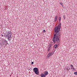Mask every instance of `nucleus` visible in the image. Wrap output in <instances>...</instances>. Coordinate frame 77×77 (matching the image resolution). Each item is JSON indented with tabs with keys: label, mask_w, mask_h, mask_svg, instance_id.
Masks as SVG:
<instances>
[{
	"label": "nucleus",
	"mask_w": 77,
	"mask_h": 77,
	"mask_svg": "<svg viewBox=\"0 0 77 77\" xmlns=\"http://www.w3.org/2000/svg\"><path fill=\"white\" fill-rule=\"evenodd\" d=\"M46 32V31H45V30H43V32L44 33H45V32Z\"/></svg>",
	"instance_id": "18"
},
{
	"label": "nucleus",
	"mask_w": 77,
	"mask_h": 77,
	"mask_svg": "<svg viewBox=\"0 0 77 77\" xmlns=\"http://www.w3.org/2000/svg\"><path fill=\"white\" fill-rule=\"evenodd\" d=\"M59 20L60 21L61 20V17H60L59 18Z\"/></svg>",
	"instance_id": "17"
},
{
	"label": "nucleus",
	"mask_w": 77,
	"mask_h": 77,
	"mask_svg": "<svg viewBox=\"0 0 77 77\" xmlns=\"http://www.w3.org/2000/svg\"><path fill=\"white\" fill-rule=\"evenodd\" d=\"M71 69H74V70L75 69V68H74L73 65H71Z\"/></svg>",
	"instance_id": "9"
},
{
	"label": "nucleus",
	"mask_w": 77,
	"mask_h": 77,
	"mask_svg": "<svg viewBox=\"0 0 77 77\" xmlns=\"http://www.w3.org/2000/svg\"><path fill=\"white\" fill-rule=\"evenodd\" d=\"M44 74L45 75H47L48 74V72L47 71H45L44 72Z\"/></svg>",
	"instance_id": "6"
},
{
	"label": "nucleus",
	"mask_w": 77,
	"mask_h": 77,
	"mask_svg": "<svg viewBox=\"0 0 77 77\" xmlns=\"http://www.w3.org/2000/svg\"><path fill=\"white\" fill-rule=\"evenodd\" d=\"M48 51H50V48H49L48 50Z\"/></svg>",
	"instance_id": "16"
},
{
	"label": "nucleus",
	"mask_w": 77,
	"mask_h": 77,
	"mask_svg": "<svg viewBox=\"0 0 77 77\" xmlns=\"http://www.w3.org/2000/svg\"><path fill=\"white\" fill-rule=\"evenodd\" d=\"M33 63H34V62H32V64H33Z\"/></svg>",
	"instance_id": "20"
},
{
	"label": "nucleus",
	"mask_w": 77,
	"mask_h": 77,
	"mask_svg": "<svg viewBox=\"0 0 77 77\" xmlns=\"http://www.w3.org/2000/svg\"><path fill=\"white\" fill-rule=\"evenodd\" d=\"M60 34H54V36L53 38V41L54 43H59V37L60 36Z\"/></svg>",
	"instance_id": "1"
},
{
	"label": "nucleus",
	"mask_w": 77,
	"mask_h": 77,
	"mask_svg": "<svg viewBox=\"0 0 77 77\" xmlns=\"http://www.w3.org/2000/svg\"><path fill=\"white\" fill-rule=\"evenodd\" d=\"M60 5H62V6H63V3H62V2H60L59 3Z\"/></svg>",
	"instance_id": "14"
},
{
	"label": "nucleus",
	"mask_w": 77,
	"mask_h": 77,
	"mask_svg": "<svg viewBox=\"0 0 77 77\" xmlns=\"http://www.w3.org/2000/svg\"><path fill=\"white\" fill-rule=\"evenodd\" d=\"M5 41H6V40H4V41H2L1 43V46H2V44H3V45H4L5 42Z\"/></svg>",
	"instance_id": "7"
},
{
	"label": "nucleus",
	"mask_w": 77,
	"mask_h": 77,
	"mask_svg": "<svg viewBox=\"0 0 77 77\" xmlns=\"http://www.w3.org/2000/svg\"><path fill=\"white\" fill-rule=\"evenodd\" d=\"M53 54L52 53V52H50L48 55V57H50L51 56H52Z\"/></svg>",
	"instance_id": "4"
},
{
	"label": "nucleus",
	"mask_w": 77,
	"mask_h": 77,
	"mask_svg": "<svg viewBox=\"0 0 77 77\" xmlns=\"http://www.w3.org/2000/svg\"><path fill=\"white\" fill-rule=\"evenodd\" d=\"M2 36H3V35H2Z\"/></svg>",
	"instance_id": "21"
},
{
	"label": "nucleus",
	"mask_w": 77,
	"mask_h": 77,
	"mask_svg": "<svg viewBox=\"0 0 77 77\" xmlns=\"http://www.w3.org/2000/svg\"><path fill=\"white\" fill-rule=\"evenodd\" d=\"M57 20V16L56 15L55 17V18H54V21L55 22H56Z\"/></svg>",
	"instance_id": "5"
},
{
	"label": "nucleus",
	"mask_w": 77,
	"mask_h": 77,
	"mask_svg": "<svg viewBox=\"0 0 77 77\" xmlns=\"http://www.w3.org/2000/svg\"><path fill=\"white\" fill-rule=\"evenodd\" d=\"M57 46H58V45L56 44L54 46V47L55 48H57Z\"/></svg>",
	"instance_id": "12"
},
{
	"label": "nucleus",
	"mask_w": 77,
	"mask_h": 77,
	"mask_svg": "<svg viewBox=\"0 0 77 77\" xmlns=\"http://www.w3.org/2000/svg\"><path fill=\"white\" fill-rule=\"evenodd\" d=\"M7 36H8V38H10L11 37V34H7Z\"/></svg>",
	"instance_id": "11"
},
{
	"label": "nucleus",
	"mask_w": 77,
	"mask_h": 77,
	"mask_svg": "<svg viewBox=\"0 0 77 77\" xmlns=\"http://www.w3.org/2000/svg\"><path fill=\"white\" fill-rule=\"evenodd\" d=\"M63 18H64V20H65L66 17H65V16H63Z\"/></svg>",
	"instance_id": "15"
},
{
	"label": "nucleus",
	"mask_w": 77,
	"mask_h": 77,
	"mask_svg": "<svg viewBox=\"0 0 77 77\" xmlns=\"http://www.w3.org/2000/svg\"><path fill=\"white\" fill-rule=\"evenodd\" d=\"M41 76L42 77H45V76L44 73H42L41 75Z\"/></svg>",
	"instance_id": "8"
},
{
	"label": "nucleus",
	"mask_w": 77,
	"mask_h": 77,
	"mask_svg": "<svg viewBox=\"0 0 77 77\" xmlns=\"http://www.w3.org/2000/svg\"><path fill=\"white\" fill-rule=\"evenodd\" d=\"M8 40H9V41H10V38H8Z\"/></svg>",
	"instance_id": "19"
},
{
	"label": "nucleus",
	"mask_w": 77,
	"mask_h": 77,
	"mask_svg": "<svg viewBox=\"0 0 77 77\" xmlns=\"http://www.w3.org/2000/svg\"><path fill=\"white\" fill-rule=\"evenodd\" d=\"M33 71L36 74H37V75H38L39 74V72L38 71V68L35 67L33 69Z\"/></svg>",
	"instance_id": "3"
},
{
	"label": "nucleus",
	"mask_w": 77,
	"mask_h": 77,
	"mask_svg": "<svg viewBox=\"0 0 77 77\" xmlns=\"http://www.w3.org/2000/svg\"><path fill=\"white\" fill-rule=\"evenodd\" d=\"M8 44V43L7 42L5 41V42H4V45L5 46H6L7 45V44Z\"/></svg>",
	"instance_id": "10"
},
{
	"label": "nucleus",
	"mask_w": 77,
	"mask_h": 77,
	"mask_svg": "<svg viewBox=\"0 0 77 77\" xmlns=\"http://www.w3.org/2000/svg\"><path fill=\"white\" fill-rule=\"evenodd\" d=\"M8 35H11V32H9L8 33Z\"/></svg>",
	"instance_id": "13"
},
{
	"label": "nucleus",
	"mask_w": 77,
	"mask_h": 77,
	"mask_svg": "<svg viewBox=\"0 0 77 77\" xmlns=\"http://www.w3.org/2000/svg\"><path fill=\"white\" fill-rule=\"evenodd\" d=\"M60 29V25H58L57 26L55 27L54 29V32L56 33L55 34H59L58 32H59Z\"/></svg>",
	"instance_id": "2"
}]
</instances>
